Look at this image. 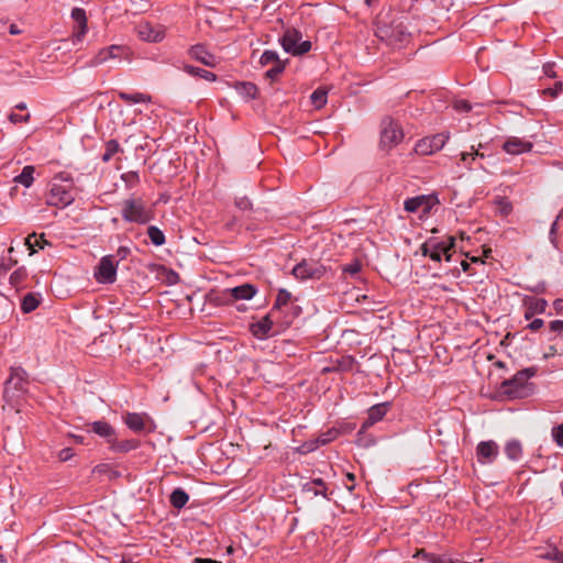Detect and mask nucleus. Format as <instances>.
Here are the masks:
<instances>
[{
	"label": "nucleus",
	"instance_id": "nucleus-1",
	"mask_svg": "<svg viewBox=\"0 0 563 563\" xmlns=\"http://www.w3.org/2000/svg\"><path fill=\"white\" fill-rule=\"evenodd\" d=\"M537 374L536 367H527L517 372L511 378L500 384V390L510 399L528 397L531 394L532 385L528 380Z\"/></svg>",
	"mask_w": 563,
	"mask_h": 563
},
{
	"label": "nucleus",
	"instance_id": "nucleus-2",
	"mask_svg": "<svg viewBox=\"0 0 563 563\" xmlns=\"http://www.w3.org/2000/svg\"><path fill=\"white\" fill-rule=\"evenodd\" d=\"M55 179L65 181L66 185L53 183L49 192L46 196V203L54 207H67L75 200L73 191V178L67 173H60Z\"/></svg>",
	"mask_w": 563,
	"mask_h": 563
},
{
	"label": "nucleus",
	"instance_id": "nucleus-3",
	"mask_svg": "<svg viewBox=\"0 0 563 563\" xmlns=\"http://www.w3.org/2000/svg\"><path fill=\"white\" fill-rule=\"evenodd\" d=\"M122 219L130 223L146 224L153 219V212L142 198H129L122 202Z\"/></svg>",
	"mask_w": 563,
	"mask_h": 563
},
{
	"label": "nucleus",
	"instance_id": "nucleus-4",
	"mask_svg": "<svg viewBox=\"0 0 563 563\" xmlns=\"http://www.w3.org/2000/svg\"><path fill=\"white\" fill-rule=\"evenodd\" d=\"M284 51L294 56H301L311 49L310 41H302L300 31L289 27L287 29L279 40Z\"/></svg>",
	"mask_w": 563,
	"mask_h": 563
},
{
	"label": "nucleus",
	"instance_id": "nucleus-5",
	"mask_svg": "<svg viewBox=\"0 0 563 563\" xmlns=\"http://www.w3.org/2000/svg\"><path fill=\"white\" fill-rule=\"evenodd\" d=\"M454 242L453 236H450L448 242H440L431 238L421 245V252L424 256H429L435 262H440L442 256L445 257V261L450 262L453 256L452 249L454 247Z\"/></svg>",
	"mask_w": 563,
	"mask_h": 563
},
{
	"label": "nucleus",
	"instance_id": "nucleus-6",
	"mask_svg": "<svg viewBox=\"0 0 563 563\" xmlns=\"http://www.w3.org/2000/svg\"><path fill=\"white\" fill-rule=\"evenodd\" d=\"M404 137L400 125L391 118L386 117L380 123V145L384 148L396 146Z\"/></svg>",
	"mask_w": 563,
	"mask_h": 563
},
{
	"label": "nucleus",
	"instance_id": "nucleus-7",
	"mask_svg": "<svg viewBox=\"0 0 563 563\" xmlns=\"http://www.w3.org/2000/svg\"><path fill=\"white\" fill-rule=\"evenodd\" d=\"M327 272L321 263L313 260H302L292 268V275L299 280L320 279Z\"/></svg>",
	"mask_w": 563,
	"mask_h": 563
},
{
	"label": "nucleus",
	"instance_id": "nucleus-8",
	"mask_svg": "<svg viewBox=\"0 0 563 563\" xmlns=\"http://www.w3.org/2000/svg\"><path fill=\"white\" fill-rule=\"evenodd\" d=\"M130 49L124 45H110L101 48L98 54L91 59V66L101 65L110 59H128Z\"/></svg>",
	"mask_w": 563,
	"mask_h": 563
},
{
	"label": "nucleus",
	"instance_id": "nucleus-9",
	"mask_svg": "<svg viewBox=\"0 0 563 563\" xmlns=\"http://www.w3.org/2000/svg\"><path fill=\"white\" fill-rule=\"evenodd\" d=\"M448 140L449 135L444 133H439L430 137H424L416 143L415 152L418 155H431L443 148Z\"/></svg>",
	"mask_w": 563,
	"mask_h": 563
},
{
	"label": "nucleus",
	"instance_id": "nucleus-10",
	"mask_svg": "<svg viewBox=\"0 0 563 563\" xmlns=\"http://www.w3.org/2000/svg\"><path fill=\"white\" fill-rule=\"evenodd\" d=\"M95 278L101 284H113L117 278V264L112 255L101 257L95 272Z\"/></svg>",
	"mask_w": 563,
	"mask_h": 563
},
{
	"label": "nucleus",
	"instance_id": "nucleus-11",
	"mask_svg": "<svg viewBox=\"0 0 563 563\" xmlns=\"http://www.w3.org/2000/svg\"><path fill=\"white\" fill-rule=\"evenodd\" d=\"M29 384L27 373L21 366L10 368V376L5 380L4 397H11L10 391H24Z\"/></svg>",
	"mask_w": 563,
	"mask_h": 563
},
{
	"label": "nucleus",
	"instance_id": "nucleus-12",
	"mask_svg": "<svg viewBox=\"0 0 563 563\" xmlns=\"http://www.w3.org/2000/svg\"><path fill=\"white\" fill-rule=\"evenodd\" d=\"M438 202L435 196L432 195H419L405 200L404 209L407 212L413 213L422 210L424 214L429 213L432 207Z\"/></svg>",
	"mask_w": 563,
	"mask_h": 563
},
{
	"label": "nucleus",
	"instance_id": "nucleus-13",
	"mask_svg": "<svg viewBox=\"0 0 563 563\" xmlns=\"http://www.w3.org/2000/svg\"><path fill=\"white\" fill-rule=\"evenodd\" d=\"M274 322H279L282 324V317L271 310L261 320L252 323L250 325V331L255 338L265 339L269 335V331L272 330Z\"/></svg>",
	"mask_w": 563,
	"mask_h": 563
},
{
	"label": "nucleus",
	"instance_id": "nucleus-14",
	"mask_svg": "<svg viewBox=\"0 0 563 563\" xmlns=\"http://www.w3.org/2000/svg\"><path fill=\"white\" fill-rule=\"evenodd\" d=\"M137 36L146 42L157 43L165 37V27L162 25H153L150 22H140L136 27Z\"/></svg>",
	"mask_w": 563,
	"mask_h": 563
},
{
	"label": "nucleus",
	"instance_id": "nucleus-15",
	"mask_svg": "<svg viewBox=\"0 0 563 563\" xmlns=\"http://www.w3.org/2000/svg\"><path fill=\"white\" fill-rule=\"evenodd\" d=\"M499 454V446L493 440L481 441L476 446V459L479 464H492Z\"/></svg>",
	"mask_w": 563,
	"mask_h": 563
},
{
	"label": "nucleus",
	"instance_id": "nucleus-16",
	"mask_svg": "<svg viewBox=\"0 0 563 563\" xmlns=\"http://www.w3.org/2000/svg\"><path fill=\"white\" fill-rule=\"evenodd\" d=\"M532 142L522 140L517 136L508 137L503 144V150L510 155H520L523 153H529L532 151Z\"/></svg>",
	"mask_w": 563,
	"mask_h": 563
},
{
	"label": "nucleus",
	"instance_id": "nucleus-17",
	"mask_svg": "<svg viewBox=\"0 0 563 563\" xmlns=\"http://www.w3.org/2000/svg\"><path fill=\"white\" fill-rule=\"evenodd\" d=\"M188 54L192 59L200 62L208 67H214L217 65L216 56L208 52L202 44L191 46Z\"/></svg>",
	"mask_w": 563,
	"mask_h": 563
},
{
	"label": "nucleus",
	"instance_id": "nucleus-18",
	"mask_svg": "<svg viewBox=\"0 0 563 563\" xmlns=\"http://www.w3.org/2000/svg\"><path fill=\"white\" fill-rule=\"evenodd\" d=\"M523 305L526 307L525 319L530 320L534 314L545 312L548 301L543 298L525 297Z\"/></svg>",
	"mask_w": 563,
	"mask_h": 563
},
{
	"label": "nucleus",
	"instance_id": "nucleus-19",
	"mask_svg": "<svg viewBox=\"0 0 563 563\" xmlns=\"http://www.w3.org/2000/svg\"><path fill=\"white\" fill-rule=\"evenodd\" d=\"M389 404L383 402L372 406L367 411V418L363 422L361 431H364L366 428L373 426L377 421L382 420L384 416L388 411Z\"/></svg>",
	"mask_w": 563,
	"mask_h": 563
},
{
	"label": "nucleus",
	"instance_id": "nucleus-20",
	"mask_svg": "<svg viewBox=\"0 0 563 563\" xmlns=\"http://www.w3.org/2000/svg\"><path fill=\"white\" fill-rule=\"evenodd\" d=\"M234 300H250L256 294V288L251 284H243L231 289H227Z\"/></svg>",
	"mask_w": 563,
	"mask_h": 563
},
{
	"label": "nucleus",
	"instance_id": "nucleus-21",
	"mask_svg": "<svg viewBox=\"0 0 563 563\" xmlns=\"http://www.w3.org/2000/svg\"><path fill=\"white\" fill-rule=\"evenodd\" d=\"M413 558H422L428 563H466L459 559H450L446 555L429 553L424 549L418 550Z\"/></svg>",
	"mask_w": 563,
	"mask_h": 563
},
{
	"label": "nucleus",
	"instance_id": "nucleus-22",
	"mask_svg": "<svg viewBox=\"0 0 563 563\" xmlns=\"http://www.w3.org/2000/svg\"><path fill=\"white\" fill-rule=\"evenodd\" d=\"M291 300V294L286 289H279L276 301L272 307V311L277 316L282 317V314L289 308Z\"/></svg>",
	"mask_w": 563,
	"mask_h": 563
},
{
	"label": "nucleus",
	"instance_id": "nucleus-23",
	"mask_svg": "<svg viewBox=\"0 0 563 563\" xmlns=\"http://www.w3.org/2000/svg\"><path fill=\"white\" fill-rule=\"evenodd\" d=\"M90 427L96 434L104 438L108 443H110L117 434L114 428L107 421H95Z\"/></svg>",
	"mask_w": 563,
	"mask_h": 563
},
{
	"label": "nucleus",
	"instance_id": "nucleus-24",
	"mask_svg": "<svg viewBox=\"0 0 563 563\" xmlns=\"http://www.w3.org/2000/svg\"><path fill=\"white\" fill-rule=\"evenodd\" d=\"M356 361L353 356H342L338 358L332 367L323 368V372H352Z\"/></svg>",
	"mask_w": 563,
	"mask_h": 563
},
{
	"label": "nucleus",
	"instance_id": "nucleus-25",
	"mask_svg": "<svg viewBox=\"0 0 563 563\" xmlns=\"http://www.w3.org/2000/svg\"><path fill=\"white\" fill-rule=\"evenodd\" d=\"M71 18L79 24V31L75 34L76 41L79 42L87 32L86 12L80 8H74L71 11Z\"/></svg>",
	"mask_w": 563,
	"mask_h": 563
},
{
	"label": "nucleus",
	"instance_id": "nucleus-26",
	"mask_svg": "<svg viewBox=\"0 0 563 563\" xmlns=\"http://www.w3.org/2000/svg\"><path fill=\"white\" fill-rule=\"evenodd\" d=\"M109 444H110L111 451L119 452V453H126V452H130V451L139 448L137 440L118 441L117 434L114 435V438L112 439V441Z\"/></svg>",
	"mask_w": 563,
	"mask_h": 563
},
{
	"label": "nucleus",
	"instance_id": "nucleus-27",
	"mask_svg": "<svg viewBox=\"0 0 563 563\" xmlns=\"http://www.w3.org/2000/svg\"><path fill=\"white\" fill-rule=\"evenodd\" d=\"M124 422L134 432H142L145 429L144 415L129 412L124 418Z\"/></svg>",
	"mask_w": 563,
	"mask_h": 563
},
{
	"label": "nucleus",
	"instance_id": "nucleus-28",
	"mask_svg": "<svg viewBox=\"0 0 563 563\" xmlns=\"http://www.w3.org/2000/svg\"><path fill=\"white\" fill-rule=\"evenodd\" d=\"M302 490L306 493H310L313 496H323L327 498V488L325 483L322 478H314L311 482L303 484Z\"/></svg>",
	"mask_w": 563,
	"mask_h": 563
},
{
	"label": "nucleus",
	"instance_id": "nucleus-29",
	"mask_svg": "<svg viewBox=\"0 0 563 563\" xmlns=\"http://www.w3.org/2000/svg\"><path fill=\"white\" fill-rule=\"evenodd\" d=\"M235 89L245 100H253L258 93L257 86L250 81L238 82Z\"/></svg>",
	"mask_w": 563,
	"mask_h": 563
},
{
	"label": "nucleus",
	"instance_id": "nucleus-30",
	"mask_svg": "<svg viewBox=\"0 0 563 563\" xmlns=\"http://www.w3.org/2000/svg\"><path fill=\"white\" fill-rule=\"evenodd\" d=\"M118 97L128 103H148L152 101V98L150 95L142 93V92H135V93H128L125 91H119Z\"/></svg>",
	"mask_w": 563,
	"mask_h": 563
},
{
	"label": "nucleus",
	"instance_id": "nucleus-31",
	"mask_svg": "<svg viewBox=\"0 0 563 563\" xmlns=\"http://www.w3.org/2000/svg\"><path fill=\"white\" fill-rule=\"evenodd\" d=\"M189 500V495L183 488H176L169 496L170 505L176 509H181Z\"/></svg>",
	"mask_w": 563,
	"mask_h": 563
},
{
	"label": "nucleus",
	"instance_id": "nucleus-32",
	"mask_svg": "<svg viewBox=\"0 0 563 563\" xmlns=\"http://www.w3.org/2000/svg\"><path fill=\"white\" fill-rule=\"evenodd\" d=\"M505 454L511 461H519L522 456V445L518 440H510L505 445Z\"/></svg>",
	"mask_w": 563,
	"mask_h": 563
},
{
	"label": "nucleus",
	"instance_id": "nucleus-33",
	"mask_svg": "<svg viewBox=\"0 0 563 563\" xmlns=\"http://www.w3.org/2000/svg\"><path fill=\"white\" fill-rule=\"evenodd\" d=\"M34 172H35L34 166L26 165V166L23 167L21 174L14 177V181L18 183V184L23 185L26 188H29L33 184Z\"/></svg>",
	"mask_w": 563,
	"mask_h": 563
},
{
	"label": "nucleus",
	"instance_id": "nucleus-34",
	"mask_svg": "<svg viewBox=\"0 0 563 563\" xmlns=\"http://www.w3.org/2000/svg\"><path fill=\"white\" fill-rule=\"evenodd\" d=\"M184 70L187 74H189L190 76L200 77L207 81H216L217 80V75L214 73L199 68V67L186 65L184 67Z\"/></svg>",
	"mask_w": 563,
	"mask_h": 563
},
{
	"label": "nucleus",
	"instance_id": "nucleus-35",
	"mask_svg": "<svg viewBox=\"0 0 563 563\" xmlns=\"http://www.w3.org/2000/svg\"><path fill=\"white\" fill-rule=\"evenodd\" d=\"M27 278V271L24 266L16 268L9 277L11 286L19 289L23 287L25 279Z\"/></svg>",
	"mask_w": 563,
	"mask_h": 563
},
{
	"label": "nucleus",
	"instance_id": "nucleus-36",
	"mask_svg": "<svg viewBox=\"0 0 563 563\" xmlns=\"http://www.w3.org/2000/svg\"><path fill=\"white\" fill-rule=\"evenodd\" d=\"M40 305L38 295L29 292L25 295L21 302V309L24 313H30L35 310Z\"/></svg>",
	"mask_w": 563,
	"mask_h": 563
},
{
	"label": "nucleus",
	"instance_id": "nucleus-37",
	"mask_svg": "<svg viewBox=\"0 0 563 563\" xmlns=\"http://www.w3.org/2000/svg\"><path fill=\"white\" fill-rule=\"evenodd\" d=\"M24 243L30 250V255H33L36 252L35 246L44 249V245L48 244V242L44 239V234H42L40 239H37L35 233L25 238Z\"/></svg>",
	"mask_w": 563,
	"mask_h": 563
},
{
	"label": "nucleus",
	"instance_id": "nucleus-38",
	"mask_svg": "<svg viewBox=\"0 0 563 563\" xmlns=\"http://www.w3.org/2000/svg\"><path fill=\"white\" fill-rule=\"evenodd\" d=\"M327 99L328 90L324 88L316 89L310 96V100L317 109H321L323 106H325Z\"/></svg>",
	"mask_w": 563,
	"mask_h": 563
},
{
	"label": "nucleus",
	"instance_id": "nucleus-39",
	"mask_svg": "<svg viewBox=\"0 0 563 563\" xmlns=\"http://www.w3.org/2000/svg\"><path fill=\"white\" fill-rule=\"evenodd\" d=\"M147 235L155 246H161L165 243V235L163 231L155 225L148 227Z\"/></svg>",
	"mask_w": 563,
	"mask_h": 563
},
{
	"label": "nucleus",
	"instance_id": "nucleus-40",
	"mask_svg": "<svg viewBox=\"0 0 563 563\" xmlns=\"http://www.w3.org/2000/svg\"><path fill=\"white\" fill-rule=\"evenodd\" d=\"M300 312L301 309L299 306L290 305L289 308L283 313L285 316L282 318V327H289Z\"/></svg>",
	"mask_w": 563,
	"mask_h": 563
},
{
	"label": "nucleus",
	"instance_id": "nucleus-41",
	"mask_svg": "<svg viewBox=\"0 0 563 563\" xmlns=\"http://www.w3.org/2000/svg\"><path fill=\"white\" fill-rule=\"evenodd\" d=\"M494 203L501 216H508L512 211V205L506 197H496Z\"/></svg>",
	"mask_w": 563,
	"mask_h": 563
},
{
	"label": "nucleus",
	"instance_id": "nucleus-42",
	"mask_svg": "<svg viewBox=\"0 0 563 563\" xmlns=\"http://www.w3.org/2000/svg\"><path fill=\"white\" fill-rule=\"evenodd\" d=\"M278 62H282L278 54L271 49L264 51L260 58V64L262 66H267L269 64L276 65Z\"/></svg>",
	"mask_w": 563,
	"mask_h": 563
},
{
	"label": "nucleus",
	"instance_id": "nucleus-43",
	"mask_svg": "<svg viewBox=\"0 0 563 563\" xmlns=\"http://www.w3.org/2000/svg\"><path fill=\"white\" fill-rule=\"evenodd\" d=\"M362 269V262L358 258L353 260L351 263L342 266V272L351 277L356 276Z\"/></svg>",
	"mask_w": 563,
	"mask_h": 563
},
{
	"label": "nucleus",
	"instance_id": "nucleus-44",
	"mask_svg": "<svg viewBox=\"0 0 563 563\" xmlns=\"http://www.w3.org/2000/svg\"><path fill=\"white\" fill-rule=\"evenodd\" d=\"M285 67L286 62H278L276 65H273V67L265 73V77L271 80H275L285 70Z\"/></svg>",
	"mask_w": 563,
	"mask_h": 563
},
{
	"label": "nucleus",
	"instance_id": "nucleus-45",
	"mask_svg": "<svg viewBox=\"0 0 563 563\" xmlns=\"http://www.w3.org/2000/svg\"><path fill=\"white\" fill-rule=\"evenodd\" d=\"M540 556L552 560L555 563H563V552L559 551L556 548H549L544 553H541Z\"/></svg>",
	"mask_w": 563,
	"mask_h": 563
},
{
	"label": "nucleus",
	"instance_id": "nucleus-46",
	"mask_svg": "<svg viewBox=\"0 0 563 563\" xmlns=\"http://www.w3.org/2000/svg\"><path fill=\"white\" fill-rule=\"evenodd\" d=\"M338 435H339V431L336 429H330L327 432L321 433L318 437L317 443L320 445H325V444L332 442L333 440H335Z\"/></svg>",
	"mask_w": 563,
	"mask_h": 563
},
{
	"label": "nucleus",
	"instance_id": "nucleus-47",
	"mask_svg": "<svg viewBox=\"0 0 563 563\" xmlns=\"http://www.w3.org/2000/svg\"><path fill=\"white\" fill-rule=\"evenodd\" d=\"M121 179L124 181L128 188H133L139 184L140 176L137 172H128L122 174Z\"/></svg>",
	"mask_w": 563,
	"mask_h": 563
},
{
	"label": "nucleus",
	"instance_id": "nucleus-48",
	"mask_svg": "<svg viewBox=\"0 0 563 563\" xmlns=\"http://www.w3.org/2000/svg\"><path fill=\"white\" fill-rule=\"evenodd\" d=\"M552 437H553L554 442L560 448H563V422L561 424L552 428Z\"/></svg>",
	"mask_w": 563,
	"mask_h": 563
},
{
	"label": "nucleus",
	"instance_id": "nucleus-49",
	"mask_svg": "<svg viewBox=\"0 0 563 563\" xmlns=\"http://www.w3.org/2000/svg\"><path fill=\"white\" fill-rule=\"evenodd\" d=\"M523 288L534 294H544L547 291V284L544 282H539L536 285H527Z\"/></svg>",
	"mask_w": 563,
	"mask_h": 563
},
{
	"label": "nucleus",
	"instance_id": "nucleus-50",
	"mask_svg": "<svg viewBox=\"0 0 563 563\" xmlns=\"http://www.w3.org/2000/svg\"><path fill=\"white\" fill-rule=\"evenodd\" d=\"M454 109L459 112H470L472 110V104L467 100H456L453 104Z\"/></svg>",
	"mask_w": 563,
	"mask_h": 563
},
{
	"label": "nucleus",
	"instance_id": "nucleus-51",
	"mask_svg": "<svg viewBox=\"0 0 563 563\" xmlns=\"http://www.w3.org/2000/svg\"><path fill=\"white\" fill-rule=\"evenodd\" d=\"M130 253H131V251H130V249L128 246H120L117 250L115 255H112L113 260L117 258V261L114 263L118 265V263L120 261L125 260L129 256Z\"/></svg>",
	"mask_w": 563,
	"mask_h": 563
},
{
	"label": "nucleus",
	"instance_id": "nucleus-52",
	"mask_svg": "<svg viewBox=\"0 0 563 563\" xmlns=\"http://www.w3.org/2000/svg\"><path fill=\"white\" fill-rule=\"evenodd\" d=\"M30 114L26 113V114H16V113H11L9 115V120L12 122V123H27L30 121Z\"/></svg>",
	"mask_w": 563,
	"mask_h": 563
},
{
	"label": "nucleus",
	"instance_id": "nucleus-53",
	"mask_svg": "<svg viewBox=\"0 0 563 563\" xmlns=\"http://www.w3.org/2000/svg\"><path fill=\"white\" fill-rule=\"evenodd\" d=\"M235 206L240 210H250L252 209V202L247 197H241L235 200Z\"/></svg>",
	"mask_w": 563,
	"mask_h": 563
},
{
	"label": "nucleus",
	"instance_id": "nucleus-54",
	"mask_svg": "<svg viewBox=\"0 0 563 563\" xmlns=\"http://www.w3.org/2000/svg\"><path fill=\"white\" fill-rule=\"evenodd\" d=\"M106 151L109 152L110 154H112V156L114 154H117L118 152L121 151V147H120V144L117 140H110L106 143Z\"/></svg>",
	"mask_w": 563,
	"mask_h": 563
},
{
	"label": "nucleus",
	"instance_id": "nucleus-55",
	"mask_svg": "<svg viewBox=\"0 0 563 563\" xmlns=\"http://www.w3.org/2000/svg\"><path fill=\"white\" fill-rule=\"evenodd\" d=\"M561 91H562V82L558 81L554 84V87L544 89L543 93L549 95L552 98H555L559 96V93Z\"/></svg>",
	"mask_w": 563,
	"mask_h": 563
},
{
	"label": "nucleus",
	"instance_id": "nucleus-56",
	"mask_svg": "<svg viewBox=\"0 0 563 563\" xmlns=\"http://www.w3.org/2000/svg\"><path fill=\"white\" fill-rule=\"evenodd\" d=\"M74 456V451L70 448H65L59 451L58 459L62 462H67Z\"/></svg>",
	"mask_w": 563,
	"mask_h": 563
},
{
	"label": "nucleus",
	"instance_id": "nucleus-57",
	"mask_svg": "<svg viewBox=\"0 0 563 563\" xmlns=\"http://www.w3.org/2000/svg\"><path fill=\"white\" fill-rule=\"evenodd\" d=\"M18 263L16 260H12L11 257L8 260V262L0 263V271L2 275H5L7 272L14 266Z\"/></svg>",
	"mask_w": 563,
	"mask_h": 563
},
{
	"label": "nucleus",
	"instance_id": "nucleus-58",
	"mask_svg": "<svg viewBox=\"0 0 563 563\" xmlns=\"http://www.w3.org/2000/svg\"><path fill=\"white\" fill-rule=\"evenodd\" d=\"M543 324H544V321H543L542 319L537 318V319H533V320H532V321L527 325V328H528L529 330H531V331H533V332H534V331L540 330V329L543 327Z\"/></svg>",
	"mask_w": 563,
	"mask_h": 563
},
{
	"label": "nucleus",
	"instance_id": "nucleus-59",
	"mask_svg": "<svg viewBox=\"0 0 563 563\" xmlns=\"http://www.w3.org/2000/svg\"><path fill=\"white\" fill-rule=\"evenodd\" d=\"M549 328L552 332H563V320H553L550 322Z\"/></svg>",
	"mask_w": 563,
	"mask_h": 563
},
{
	"label": "nucleus",
	"instance_id": "nucleus-60",
	"mask_svg": "<svg viewBox=\"0 0 563 563\" xmlns=\"http://www.w3.org/2000/svg\"><path fill=\"white\" fill-rule=\"evenodd\" d=\"M472 157H473L472 152H462L461 153V161L465 163V167L467 169H472V166H471V163L473 162Z\"/></svg>",
	"mask_w": 563,
	"mask_h": 563
},
{
	"label": "nucleus",
	"instance_id": "nucleus-61",
	"mask_svg": "<svg viewBox=\"0 0 563 563\" xmlns=\"http://www.w3.org/2000/svg\"><path fill=\"white\" fill-rule=\"evenodd\" d=\"M553 67H554V65H553V64H545V65L543 66V71H544V74H545L548 77H550V78H555V77H556V74H555V71L553 70Z\"/></svg>",
	"mask_w": 563,
	"mask_h": 563
},
{
	"label": "nucleus",
	"instance_id": "nucleus-62",
	"mask_svg": "<svg viewBox=\"0 0 563 563\" xmlns=\"http://www.w3.org/2000/svg\"><path fill=\"white\" fill-rule=\"evenodd\" d=\"M553 308L555 309L556 313L563 314V299H555L553 301Z\"/></svg>",
	"mask_w": 563,
	"mask_h": 563
},
{
	"label": "nucleus",
	"instance_id": "nucleus-63",
	"mask_svg": "<svg viewBox=\"0 0 563 563\" xmlns=\"http://www.w3.org/2000/svg\"><path fill=\"white\" fill-rule=\"evenodd\" d=\"M195 563H222L212 559H202V558H196Z\"/></svg>",
	"mask_w": 563,
	"mask_h": 563
},
{
	"label": "nucleus",
	"instance_id": "nucleus-64",
	"mask_svg": "<svg viewBox=\"0 0 563 563\" xmlns=\"http://www.w3.org/2000/svg\"><path fill=\"white\" fill-rule=\"evenodd\" d=\"M9 32L10 34L12 35H16V34H20L21 31L18 29V26L15 24H11L10 27H9Z\"/></svg>",
	"mask_w": 563,
	"mask_h": 563
}]
</instances>
